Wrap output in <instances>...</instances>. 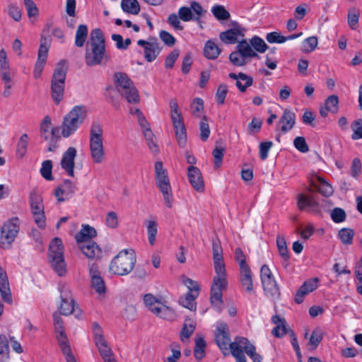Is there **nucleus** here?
Returning <instances> with one entry per match:
<instances>
[{
    "mask_svg": "<svg viewBox=\"0 0 362 362\" xmlns=\"http://www.w3.org/2000/svg\"><path fill=\"white\" fill-rule=\"evenodd\" d=\"M187 177L189 182L195 190L199 192L204 191V180L201 171L198 168L193 165L189 166L187 168Z\"/></svg>",
    "mask_w": 362,
    "mask_h": 362,
    "instance_id": "nucleus-25",
    "label": "nucleus"
},
{
    "mask_svg": "<svg viewBox=\"0 0 362 362\" xmlns=\"http://www.w3.org/2000/svg\"><path fill=\"white\" fill-rule=\"evenodd\" d=\"M228 76L234 80H236L235 85L240 92H245L246 89L251 86L253 83V78L244 73H230Z\"/></svg>",
    "mask_w": 362,
    "mask_h": 362,
    "instance_id": "nucleus-29",
    "label": "nucleus"
},
{
    "mask_svg": "<svg viewBox=\"0 0 362 362\" xmlns=\"http://www.w3.org/2000/svg\"><path fill=\"white\" fill-rule=\"evenodd\" d=\"M195 327L196 323L194 322H190L189 324L185 323L182 329L180 332L181 341H185V339H188L189 337L194 332Z\"/></svg>",
    "mask_w": 362,
    "mask_h": 362,
    "instance_id": "nucleus-58",
    "label": "nucleus"
},
{
    "mask_svg": "<svg viewBox=\"0 0 362 362\" xmlns=\"http://www.w3.org/2000/svg\"><path fill=\"white\" fill-rule=\"evenodd\" d=\"M204 13L202 6L196 1H192L189 7L182 6L178 10L180 18L185 22L190 21H197L201 18Z\"/></svg>",
    "mask_w": 362,
    "mask_h": 362,
    "instance_id": "nucleus-19",
    "label": "nucleus"
},
{
    "mask_svg": "<svg viewBox=\"0 0 362 362\" xmlns=\"http://www.w3.org/2000/svg\"><path fill=\"white\" fill-rule=\"evenodd\" d=\"M29 202L35 223L39 228H45L46 226V218L42 197L40 194L33 191L30 195Z\"/></svg>",
    "mask_w": 362,
    "mask_h": 362,
    "instance_id": "nucleus-17",
    "label": "nucleus"
},
{
    "mask_svg": "<svg viewBox=\"0 0 362 362\" xmlns=\"http://www.w3.org/2000/svg\"><path fill=\"white\" fill-rule=\"evenodd\" d=\"M105 56V44L103 32L99 28L90 32L86 43L85 62L89 66L100 64Z\"/></svg>",
    "mask_w": 362,
    "mask_h": 362,
    "instance_id": "nucleus-1",
    "label": "nucleus"
},
{
    "mask_svg": "<svg viewBox=\"0 0 362 362\" xmlns=\"http://www.w3.org/2000/svg\"><path fill=\"white\" fill-rule=\"evenodd\" d=\"M276 246L278 248V251L279 255L284 259V265L286 267L288 264V261L289 259V253L287 247V244L285 240V238L281 235H278L276 237Z\"/></svg>",
    "mask_w": 362,
    "mask_h": 362,
    "instance_id": "nucleus-37",
    "label": "nucleus"
},
{
    "mask_svg": "<svg viewBox=\"0 0 362 362\" xmlns=\"http://www.w3.org/2000/svg\"><path fill=\"white\" fill-rule=\"evenodd\" d=\"M204 110V102L202 99L197 98L194 99L190 105V110L193 115L199 117L200 112Z\"/></svg>",
    "mask_w": 362,
    "mask_h": 362,
    "instance_id": "nucleus-63",
    "label": "nucleus"
},
{
    "mask_svg": "<svg viewBox=\"0 0 362 362\" xmlns=\"http://www.w3.org/2000/svg\"><path fill=\"white\" fill-rule=\"evenodd\" d=\"M240 280L242 288L248 293L254 291L252 272L250 267L240 269Z\"/></svg>",
    "mask_w": 362,
    "mask_h": 362,
    "instance_id": "nucleus-30",
    "label": "nucleus"
},
{
    "mask_svg": "<svg viewBox=\"0 0 362 362\" xmlns=\"http://www.w3.org/2000/svg\"><path fill=\"white\" fill-rule=\"evenodd\" d=\"M221 52V49L214 42L208 40L206 42L204 53L207 59H215L218 57Z\"/></svg>",
    "mask_w": 362,
    "mask_h": 362,
    "instance_id": "nucleus-38",
    "label": "nucleus"
},
{
    "mask_svg": "<svg viewBox=\"0 0 362 362\" xmlns=\"http://www.w3.org/2000/svg\"><path fill=\"white\" fill-rule=\"evenodd\" d=\"M49 262L54 272L60 276L66 273V265L64 256V245L59 238H54L49 247Z\"/></svg>",
    "mask_w": 362,
    "mask_h": 362,
    "instance_id": "nucleus-7",
    "label": "nucleus"
},
{
    "mask_svg": "<svg viewBox=\"0 0 362 362\" xmlns=\"http://www.w3.org/2000/svg\"><path fill=\"white\" fill-rule=\"evenodd\" d=\"M198 295V293L187 292L185 296L180 298L179 302L185 308L189 310L194 311L197 308L195 299L197 298Z\"/></svg>",
    "mask_w": 362,
    "mask_h": 362,
    "instance_id": "nucleus-39",
    "label": "nucleus"
},
{
    "mask_svg": "<svg viewBox=\"0 0 362 362\" xmlns=\"http://www.w3.org/2000/svg\"><path fill=\"white\" fill-rule=\"evenodd\" d=\"M76 0H66V12L71 17L66 20L68 27L73 28L76 23L75 18Z\"/></svg>",
    "mask_w": 362,
    "mask_h": 362,
    "instance_id": "nucleus-42",
    "label": "nucleus"
},
{
    "mask_svg": "<svg viewBox=\"0 0 362 362\" xmlns=\"http://www.w3.org/2000/svg\"><path fill=\"white\" fill-rule=\"evenodd\" d=\"M318 282L317 277L305 281L297 291L294 297L295 302L298 304L303 303L304 297L318 287Z\"/></svg>",
    "mask_w": 362,
    "mask_h": 362,
    "instance_id": "nucleus-23",
    "label": "nucleus"
},
{
    "mask_svg": "<svg viewBox=\"0 0 362 362\" xmlns=\"http://www.w3.org/2000/svg\"><path fill=\"white\" fill-rule=\"evenodd\" d=\"M170 118L172 121L182 119L181 112L180 110L178 104L175 99H173L170 102Z\"/></svg>",
    "mask_w": 362,
    "mask_h": 362,
    "instance_id": "nucleus-64",
    "label": "nucleus"
},
{
    "mask_svg": "<svg viewBox=\"0 0 362 362\" xmlns=\"http://www.w3.org/2000/svg\"><path fill=\"white\" fill-rule=\"evenodd\" d=\"M136 262V257L134 250L124 249L111 261L109 269L111 273L115 275L124 276L133 270Z\"/></svg>",
    "mask_w": 362,
    "mask_h": 362,
    "instance_id": "nucleus-3",
    "label": "nucleus"
},
{
    "mask_svg": "<svg viewBox=\"0 0 362 362\" xmlns=\"http://www.w3.org/2000/svg\"><path fill=\"white\" fill-rule=\"evenodd\" d=\"M0 293L2 300L8 304H12V296L9 287L7 274L0 267Z\"/></svg>",
    "mask_w": 362,
    "mask_h": 362,
    "instance_id": "nucleus-27",
    "label": "nucleus"
},
{
    "mask_svg": "<svg viewBox=\"0 0 362 362\" xmlns=\"http://www.w3.org/2000/svg\"><path fill=\"white\" fill-rule=\"evenodd\" d=\"M244 351L251 358L257 354L256 347L245 337H236L231 344V354L236 362H247Z\"/></svg>",
    "mask_w": 362,
    "mask_h": 362,
    "instance_id": "nucleus-15",
    "label": "nucleus"
},
{
    "mask_svg": "<svg viewBox=\"0 0 362 362\" xmlns=\"http://www.w3.org/2000/svg\"><path fill=\"white\" fill-rule=\"evenodd\" d=\"M143 300L148 309L157 317L166 320H172L175 317L173 310L153 294H145Z\"/></svg>",
    "mask_w": 362,
    "mask_h": 362,
    "instance_id": "nucleus-12",
    "label": "nucleus"
},
{
    "mask_svg": "<svg viewBox=\"0 0 362 362\" xmlns=\"http://www.w3.org/2000/svg\"><path fill=\"white\" fill-rule=\"evenodd\" d=\"M148 240L151 245L156 243V237L158 233V224L154 221H148L146 222Z\"/></svg>",
    "mask_w": 362,
    "mask_h": 362,
    "instance_id": "nucleus-47",
    "label": "nucleus"
},
{
    "mask_svg": "<svg viewBox=\"0 0 362 362\" xmlns=\"http://www.w3.org/2000/svg\"><path fill=\"white\" fill-rule=\"evenodd\" d=\"M88 27L86 25H78L75 37V45L76 47H82L84 45L88 37Z\"/></svg>",
    "mask_w": 362,
    "mask_h": 362,
    "instance_id": "nucleus-41",
    "label": "nucleus"
},
{
    "mask_svg": "<svg viewBox=\"0 0 362 362\" xmlns=\"http://www.w3.org/2000/svg\"><path fill=\"white\" fill-rule=\"evenodd\" d=\"M213 15L219 21H226L230 18V13L221 5H216L212 7Z\"/></svg>",
    "mask_w": 362,
    "mask_h": 362,
    "instance_id": "nucleus-49",
    "label": "nucleus"
},
{
    "mask_svg": "<svg viewBox=\"0 0 362 362\" xmlns=\"http://www.w3.org/2000/svg\"><path fill=\"white\" fill-rule=\"evenodd\" d=\"M20 221L17 217L7 221L0 229V247L8 249L19 231Z\"/></svg>",
    "mask_w": 362,
    "mask_h": 362,
    "instance_id": "nucleus-13",
    "label": "nucleus"
},
{
    "mask_svg": "<svg viewBox=\"0 0 362 362\" xmlns=\"http://www.w3.org/2000/svg\"><path fill=\"white\" fill-rule=\"evenodd\" d=\"M206 341L202 336L197 335L195 339L194 355L197 360L202 359L205 356Z\"/></svg>",
    "mask_w": 362,
    "mask_h": 362,
    "instance_id": "nucleus-40",
    "label": "nucleus"
},
{
    "mask_svg": "<svg viewBox=\"0 0 362 362\" xmlns=\"http://www.w3.org/2000/svg\"><path fill=\"white\" fill-rule=\"evenodd\" d=\"M66 69V64L64 61L59 62L54 69L51 81L52 98L57 105L61 102L64 97Z\"/></svg>",
    "mask_w": 362,
    "mask_h": 362,
    "instance_id": "nucleus-9",
    "label": "nucleus"
},
{
    "mask_svg": "<svg viewBox=\"0 0 362 362\" xmlns=\"http://www.w3.org/2000/svg\"><path fill=\"white\" fill-rule=\"evenodd\" d=\"M216 342L224 355L228 354V350L231 351V344L228 325L224 322H218L215 332Z\"/></svg>",
    "mask_w": 362,
    "mask_h": 362,
    "instance_id": "nucleus-18",
    "label": "nucleus"
},
{
    "mask_svg": "<svg viewBox=\"0 0 362 362\" xmlns=\"http://www.w3.org/2000/svg\"><path fill=\"white\" fill-rule=\"evenodd\" d=\"M77 151L74 147H69L63 153L61 160L62 168L71 177H74V160Z\"/></svg>",
    "mask_w": 362,
    "mask_h": 362,
    "instance_id": "nucleus-21",
    "label": "nucleus"
},
{
    "mask_svg": "<svg viewBox=\"0 0 362 362\" xmlns=\"http://www.w3.org/2000/svg\"><path fill=\"white\" fill-rule=\"evenodd\" d=\"M155 180L156 186L163 194L165 205L169 209L172 208L173 197L170 180L160 161L155 163Z\"/></svg>",
    "mask_w": 362,
    "mask_h": 362,
    "instance_id": "nucleus-8",
    "label": "nucleus"
},
{
    "mask_svg": "<svg viewBox=\"0 0 362 362\" xmlns=\"http://www.w3.org/2000/svg\"><path fill=\"white\" fill-rule=\"evenodd\" d=\"M200 138L206 141L210 135V128L206 116H204L199 124Z\"/></svg>",
    "mask_w": 362,
    "mask_h": 362,
    "instance_id": "nucleus-60",
    "label": "nucleus"
},
{
    "mask_svg": "<svg viewBox=\"0 0 362 362\" xmlns=\"http://www.w3.org/2000/svg\"><path fill=\"white\" fill-rule=\"evenodd\" d=\"M76 189V185L71 180H64L55 192L58 202H62L71 197L75 193Z\"/></svg>",
    "mask_w": 362,
    "mask_h": 362,
    "instance_id": "nucleus-26",
    "label": "nucleus"
},
{
    "mask_svg": "<svg viewBox=\"0 0 362 362\" xmlns=\"http://www.w3.org/2000/svg\"><path fill=\"white\" fill-rule=\"evenodd\" d=\"M52 163L49 160H45L42 164L40 173L42 176L47 180H52Z\"/></svg>",
    "mask_w": 362,
    "mask_h": 362,
    "instance_id": "nucleus-57",
    "label": "nucleus"
},
{
    "mask_svg": "<svg viewBox=\"0 0 362 362\" xmlns=\"http://www.w3.org/2000/svg\"><path fill=\"white\" fill-rule=\"evenodd\" d=\"M213 259L214 268L216 267H225L223 258L222 247L218 240H214L212 243Z\"/></svg>",
    "mask_w": 362,
    "mask_h": 362,
    "instance_id": "nucleus-35",
    "label": "nucleus"
},
{
    "mask_svg": "<svg viewBox=\"0 0 362 362\" xmlns=\"http://www.w3.org/2000/svg\"><path fill=\"white\" fill-rule=\"evenodd\" d=\"M59 291L61 298L59 305L60 313L63 315H69L74 313L76 317L79 318L81 315V310L75 308L74 300L72 298L69 286L66 284H59Z\"/></svg>",
    "mask_w": 362,
    "mask_h": 362,
    "instance_id": "nucleus-14",
    "label": "nucleus"
},
{
    "mask_svg": "<svg viewBox=\"0 0 362 362\" xmlns=\"http://www.w3.org/2000/svg\"><path fill=\"white\" fill-rule=\"evenodd\" d=\"M83 254L88 259H99L102 255V250L99 245L93 241L78 243Z\"/></svg>",
    "mask_w": 362,
    "mask_h": 362,
    "instance_id": "nucleus-24",
    "label": "nucleus"
},
{
    "mask_svg": "<svg viewBox=\"0 0 362 362\" xmlns=\"http://www.w3.org/2000/svg\"><path fill=\"white\" fill-rule=\"evenodd\" d=\"M160 52V48L159 47V43L155 40L151 42L144 49V57L147 62H151L156 59Z\"/></svg>",
    "mask_w": 362,
    "mask_h": 362,
    "instance_id": "nucleus-36",
    "label": "nucleus"
},
{
    "mask_svg": "<svg viewBox=\"0 0 362 362\" xmlns=\"http://www.w3.org/2000/svg\"><path fill=\"white\" fill-rule=\"evenodd\" d=\"M28 144V136L26 134H23L19 139L17 147H16V155L18 158H23L26 153L27 147Z\"/></svg>",
    "mask_w": 362,
    "mask_h": 362,
    "instance_id": "nucleus-48",
    "label": "nucleus"
},
{
    "mask_svg": "<svg viewBox=\"0 0 362 362\" xmlns=\"http://www.w3.org/2000/svg\"><path fill=\"white\" fill-rule=\"evenodd\" d=\"M354 235V230L351 228H344L339 231L338 236L341 241L345 245L352 244V240Z\"/></svg>",
    "mask_w": 362,
    "mask_h": 362,
    "instance_id": "nucleus-50",
    "label": "nucleus"
},
{
    "mask_svg": "<svg viewBox=\"0 0 362 362\" xmlns=\"http://www.w3.org/2000/svg\"><path fill=\"white\" fill-rule=\"evenodd\" d=\"M319 182L320 184L317 187V190L319 192L325 197L332 195L333 193V189L332 186L322 178H319Z\"/></svg>",
    "mask_w": 362,
    "mask_h": 362,
    "instance_id": "nucleus-61",
    "label": "nucleus"
},
{
    "mask_svg": "<svg viewBox=\"0 0 362 362\" xmlns=\"http://www.w3.org/2000/svg\"><path fill=\"white\" fill-rule=\"evenodd\" d=\"M53 320L56 338L66 362H76L72 354L68 337L65 333L64 322L61 316L57 312L53 314Z\"/></svg>",
    "mask_w": 362,
    "mask_h": 362,
    "instance_id": "nucleus-10",
    "label": "nucleus"
},
{
    "mask_svg": "<svg viewBox=\"0 0 362 362\" xmlns=\"http://www.w3.org/2000/svg\"><path fill=\"white\" fill-rule=\"evenodd\" d=\"M227 93L228 86L224 83L220 84L217 88L215 95L216 100L218 104L223 105L224 103Z\"/></svg>",
    "mask_w": 362,
    "mask_h": 362,
    "instance_id": "nucleus-62",
    "label": "nucleus"
},
{
    "mask_svg": "<svg viewBox=\"0 0 362 362\" xmlns=\"http://www.w3.org/2000/svg\"><path fill=\"white\" fill-rule=\"evenodd\" d=\"M41 136L45 140L48 141L56 138V132L59 131L58 128H52L51 119L46 116L42 122L40 126Z\"/></svg>",
    "mask_w": 362,
    "mask_h": 362,
    "instance_id": "nucleus-31",
    "label": "nucleus"
},
{
    "mask_svg": "<svg viewBox=\"0 0 362 362\" xmlns=\"http://www.w3.org/2000/svg\"><path fill=\"white\" fill-rule=\"evenodd\" d=\"M87 117L86 108L76 105L64 117L62 124V134L67 138L72 135L83 124Z\"/></svg>",
    "mask_w": 362,
    "mask_h": 362,
    "instance_id": "nucleus-5",
    "label": "nucleus"
},
{
    "mask_svg": "<svg viewBox=\"0 0 362 362\" xmlns=\"http://www.w3.org/2000/svg\"><path fill=\"white\" fill-rule=\"evenodd\" d=\"M115 85L117 91L129 103H137L140 100L138 90L127 74L116 72L114 74Z\"/></svg>",
    "mask_w": 362,
    "mask_h": 362,
    "instance_id": "nucleus-6",
    "label": "nucleus"
},
{
    "mask_svg": "<svg viewBox=\"0 0 362 362\" xmlns=\"http://www.w3.org/2000/svg\"><path fill=\"white\" fill-rule=\"evenodd\" d=\"M175 129L177 144L180 147L184 148L187 143V131L184 124L183 118L172 121Z\"/></svg>",
    "mask_w": 362,
    "mask_h": 362,
    "instance_id": "nucleus-28",
    "label": "nucleus"
},
{
    "mask_svg": "<svg viewBox=\"0 0 362 362\" xmlns=\"http://www.w3.org/2000/svg\"><path fill=\"white\" fill-rule=\"evenodd\" d=\"M318 44L317 37L312 36L306 38L302 44V51L305 53H310L315 50Z\"/></svg>",
    "mask_w": 362,
    "mask_h": 362,
    "instance_id": "nucleus-51",
    "label": "nucleus"
},
{
    "mask_svg": "<svg viewBox=\"0 0 362 362\" xmlns=\"http://www.w3.org/2000/svg\"><path fill=\"white\" fill-rule=\"evenodd\" d=\"M296 114L291 110L285 109L279 121L276 124V131L286 134L291 131L296 124Z\"/></svg>",
    "mask_w": 362,
    "mask_h": 362,
    "instance_id": "nucleus-20",
    "label": "nucleus"
},
{
    "mask_svg": "<svg viewBox=\"0 0 362 362\" xmlns=\"http://www.w3.org/2000/svg\"><path fill=\"white\" fill-rule=\"evenodd\" d=\"M121 6L124 12L134 15L138 14L140 11V6L136 0H122Z\"/></svg>",
    "mask_w": 362,
    "mask_h": 362,
    "instance_id": "nucleus-44",
    "label": "nucleus"
},
{
    "mask_svg": "<svg viewBox=\"0 0 362 362\" xmlns=\"http://www.w3.org/2000/svg\"><path fill=\"white\" fill-rule=\"evenodd\" d=\"M9 357L8 338L5 334H0V362H6Z\"/></svg>",
    "mask_w": 362,
    "mask_h": 362,
    "instance_id": "nucleus-43",
    "label": "nucleus"
},
{
    "mask_svg": "<svg viewBox=\"0 0 362 362\" xmlns=\"http://www.w3.org/2000/svg\"><path fill=\"white\" fill-rule=\"evenodd\" d=\"M351 128L353 131V134L351 135L353 140L362 139V119L354 120L351 124Z\"/></svg>",
    "mask_w": 362,
    "mask_h": 362,
    "instance_id": "nucleus-54",
    "label": "nucleus"
},
{
    "mask_svg": "<svg viewBox=\"0 0 362 362\" xmlns=\"http://www.w3.org/2000/svg\"><path fill=\"white\" fill-rule=\"evenodd\" d=\"M250 44L254 48L253 49L259 53L265 52L268 48V46L265 42L257 36H255L250 40Z\"/></svg>",
    "mask_w": 362,
    "mask_h": 362,
    "instance_id": "nucleus-53",
    "label": "nucleus"
},
{
    "mask_svg": "<svg viewBox=\"0 0 362 362\" xmlns=\"http://www.w3.org/2000/svg\"><path fill=\"white\" fill-rule=\"evenodd\" d=\"M360 11L358 8L353 7L349 10L347 21L351 30H356L358 27Z\"/></svg>",
    "mask_w": 362,
    "mask_h": 362,
    "instance_id": "nucleus-45",
    "label": "nucleus"
},
{
    "mask_svg": "<svg viewBox=\"0 0 362 362\" xmlns=\"http://www.w3.org/2000/svg\"><path fill=\"white\" fill-rule=\"evenodd\" d=\"M23 3L29 18H36L39 14L38 8L33 0H23Z\"/></svg>",
    "mask_w": 362,
    "mask_h": 362,
    "instance_id": "nucleus-55",
    "label": "nucleus"
},
{
    "mask_svg": "<svg viewBox=\"0 0 362 362\" xmlns=\"http://www.w3.org/2000/svg\"><path fill=\"white\" fill-rule=\"evenodd\" d=\"M90 155L93 162L100 164L105 160V152L103 144V128L99 122H93L90 128Z\"/></svg>",
    "mask_w": 362,
    "mask_h": 362,
    "instance_id": "nucleus-2",
    "label": "nucleus"
},
{
    "mask_svg": "<svg viewBox=\"0 0 362 362\" xmlns=\"http://www.w3.org/2000/svg\"><path fill=\"white\" fill-rule=\"evenodd\" d=\"M260 278L265 294L274 299H279L281 295L280 288L269 267L264 264L260 269Z\"/></svg>",
    "mask_w": 362,
    "mask_h": 362,
    "instance_id": "nucleus-16",
    "label": "nucleus"
},
{
    "mask_svg": "<svg viewBox=\"0 0 362 362\" xmlns=\"http://www.w3.org/2000/svg\"><path fill=\"white\" fill-rule=\"evenodd\" d=\"M339 98L336 95L329 96L325 102V106L332 113H336L338 110Z\"/></svg>",
    "mask_w": 362,
    "mask_h": 362,
    "instance_id": "nucleus-59",
    "label": "nucleus"
},
{
    "mask_svg": "<svg viewBox=\"0 0 362 362\" xmlns=\"http://www.w3.org/2000/svg\"><path fill=\"white\" fill-rule=\"evenodd\" d=\"M96 347L102 358L107 357L110 355H113V352L108 346L107 341L105 339L95 342Z\"/></svg>",
    "mask_w": 362,
    "mask_h": 362,
    "instance_id": "nucleus-52",
    "label": "nucleus"
},
{
    "mask_svg": "<svg viewBox=\"0 0 362 362\" xmlns=\"http://www.w3.org/2000/svg\"><path fill=\"white\" fill-rule=\"evenodd\" d=\"M229 61L235 66H243L246 65L251 58H259V54L253 49L250 43L246 40L238 42L236 50L229 54Z\"/></svg>",
    "mask_w": 362,
    "mask_h": 362,
    "instance_id": "nucleus-11",
    "label": "nucleus"
},
{
    "mask_svg": "<svg viewBox=\"0 0 362 362\" xmlns=\"http://www.w3.org/2000/svg\"><path fill=\"white\" fill-rule=\"evenodd\" d=\"M317 206V202L312 197L304 196L303 194L298 195V206L300 210H303L306 207L315 208Z\"/></svg>",
    "mask_w": 362,
    "mask_h": 362,
    "instance_id": "nucleus-46",
    "label": "nucleus"
},
{
    "mask_svg": "<svg viewBox=\"0 0 362 362\" xmlns=\"http://www.w3.org/2000/svg\"><path fill=\"white\" fill-rule=\"evenodd\" d=\"M216 276L211 288V303L220 312L223 305L222 293L227 288L228 280L225 267L214 268Z\"/></svg>",
    "mask_w": 362,
    "mask_h": 362,
    "instance_id": "nucleus-4",
    "label": "nucleus"
},
{
    "mask_svg": "<svg viewBox=\"0 0 362 362\" xmlns=\"http://www.w3.org/2000/svg\"><path fill=\"white\" fill-rule=\"evenodd\" d=\"M97 235L96 230L89 225H83L80 232L76 235L77 243L85 241H90V239L95 237Z\"/></svg>",
    "mask_w": 362,
    "mask_h": 362,
    "instance_id": "nucleus-34",
    "label": "nucleus"
},
{
    "mask_svg": "<svg viewBox=\"0 0 362 362\" xmlns=\"http://www.w3.org/2000/svg\"><path fill=\"white\" fill-rule=\"evenodd\" d=\"M243 37L244 34L240 28H230L220 33V39L226 44H235L238 41L239 37Z\"/></svg>",
    "mask_w": 362,
    "mask_h": 362,
    "instance_id": "nucleus-33",
    "label": "nucleus"
},
{
    "mask_svg": "<svg viewBox=\"0 0 362 362\" xmlns=\"http://www.w3.org/2000/svg\"><path fill=\"white\" fill-rule=\"evenodd\" d=\"M332 220L337 223L344 222L346 218V214L345 211L339 207L333 209L330 214Z\"/></svg>",
    "mask_w": 362,
    "mask_h": 362,
    "instance_id": "nucleus-56",
    "label": "nucleus"
},
{
    "mask_svg": "<svg viewBox=\"0 0 362 362\" xmlns=\"http://www.w3.org/2000/svg\"><path fill=\"white\" fill-rule=\"evenodd\" d=\"M48 50L49 46L47 45L46 40L45 39L44 41H41L37 54V59L33 71V75L35 78H38L43 71L47 59Z\"/></svg>",
    "mask_w": 362,
    "mask_h": 362,
    "instance_id": "nucleus-22",
    "label": "nucleus"
},
{
    "mask_svg": "<svg viewBox=\"0 0 362 362\" xmlns=\"http://www.w3.org/2000/svg\"><path fill=\"white\" fill-rule=\"evenodd\" d=\"M90 274L91 276V284L92 287L95 290V291L99 293H105V285L103 279L101 278L100 275L98 274V271L95 267V264H92L90 267Z\"/></svg>",
    "mask_w": 362,
    "mask_h": 362,
    "instance_id": "nucleus-32",
    "label": "nucleus"
}]
</instances>
